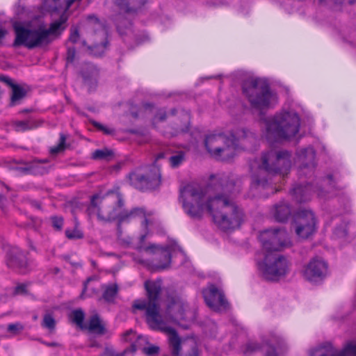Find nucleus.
Masks as SVG:
<instances>
[{
    "label": "nucleus",
    "instance_id": "obj_6",
    "mask_svg": "<svg viewBox=\"0 0 356 356\" xmlns=\"http://www.w3.org/2000/svg\"><path fill=\"white\" fill-rule=\"evenodd\" d=\"M261 120L264 124L265 138L270 143L294 137L300 126V117L293 111H282Z\"/></svg>",
    "mask_w": 356,
    "mask_h": 356
},
{
    "label": "nucleus",
    "instance_id": "obj_20",
    "mask_svg": "<svg viewBox=\"0 0 356 356\" xmlns=\"http://www.w3.org/2000/svg\"><path fill=\"white\" fill-rule=\"evenodd\" d=\"M271 214L278 222H284L291 214V208L289 204L285 201H281L276 204L271 210Z\"/></svg>",
    "mask_w": 356,
    "mask_h": 356
},
{
    "label": "nucleus",
    "instance_id": "obj_22",
    "mask_svg": "<svg viewBox=\"0 0 356 356\" xmlns=\"http://www.w3.org/2000/svg\"><path fill=\"white\" fill-rule=\"evenodd\" d=\"M83 330L99 335L106 332L105 326L97 314H94L89 318Z\"/></svg>",
    "mask_w": 356,
    "mask_h": 356
},
{
    "label": "nucleus",
    "instance_id": "obj_51",
    "mask_svg": "<svg viewBox=\"0 0 356 356\" xmlns=\"http://www.w3.org/2000/svg\"><path fill=\"white\" fill-rule=\"evenodd\" d=\"M265 356H278V355L275 353V348L270 347L269 349L266 350Z\"/></svg>",
    "mask_w": 356,
    "mask_h": 356
},
{
    "label": "nucleus",
    "instance_id": "obj_56",
    "mask_svg": "<svg viewBox=\"0 0 356 356\" xmlns=\"http://www.w3.org/2000/svg\"><path fill=\"white\" fill-rule=\"evenodd\" d=\"M156 248V245H153L148 246V247L145 248V251H149V250H152V249Z\"/></svg>",
    "mask_w": 356,
    "mask_h": 356
},
{
    "label": "nucleus",
    "instance_id": "obj_28",
    "mask_svg": "<svg viewBox=\"0 0 356 356\" xmlns=\"http://www.w3.org/2000/svg\"><path fill=\"white\" fill-rule=\"evenodd\" d=\"M13 126L17 131H24L35 127V123L30 120L23 121H15Z\"/></svg>",
    "mask_w": 356,
    "mask_h": 356
},
{
    "label": "nucleus",
    "instance_id": "obj_14",
    "mask_svg": "<svg viewBox=\"0 0 356 356\" xmlns=\"http://www.w3.org/2000/svg\"><path fill=\"white\" fill-rule=\"evenodd\" d=\"M316 220L310 210H301L296 218V233L302 238H307L316 231Z\"/></svg>",
    "mask_w": 356,
    "mask_h": 356
},
{
    "label": "nucleus",
    "instance_id": "obj_5",
    "mask_svg": "<svg viewBox=\"0 0 356 356\" xmlns=\"http://www.w3.org/2000/svg\"><path fill=\"white\" fill-rule=\"evenodd\" d=\"M291 166V154L286 150L271 149L263 154L260 161H254L250 164L253 172L254 168L258 167L259 174L252 175V184L257 188H265L268 186V180L264 179L266 175H286Z\"/></svg>",
    "mask_w": 356,
    "mask_h": 356
},
{
    "label": "nucleus",
    "instance_id": "obj_7",
    "mask_svg": "<svg viewBox=\"0 0 356 356\" xmlns=\"http://www.w3.org/2000/svg\"><path fill=\"white\" fill-rule=\"evenodd\" d=\"M155 305L147 309V323L155 330H160L168 336L169 346L172 356H199L197 345L193 341H182L176 330L166 325L157 312Z\"/></svg>",
    "mask_w": 356,
    "mask_h": 356
},
{
    "label": "nucleus",
    "instance_id": "obj_49",
    "mask_svg": "<svg viewBox=\"0 0 356 356\" xmlns=\"http://www.w3.org/2000/svg\"><path fill=\"white\" fill-rule=\"evenodd\" d=\"M104 355L106 356H123V354H120L118 353H116L111 348H106L105 350H104Z\"/></svg>",
    "mask_w": 356,
    "mask_h": 356
},
{
    "label": "nucleus",
    "instance_id": "obj_19",
    "mask_svg": "<svg viewBox=\"0 0 356 356\" xmlns=\"http://www.w3.org/2000/svg\"><path fill=\"white\" fill-rule=\"evenodd\" d=\"M327 271V264L321 259L314 258L306 266L304 277L310 282H317L325 277Z\"/></svg>",
    "mask_w": 356,
    "mask_h": 356
},
{
    "label": "nucleus",
    "instance_id": "obj_33",
    "mask_svg": "<svg viewBox=\"0 0 356 356\" xmlns=\"http://www.w3.org/2000/svg\"><path fill=\"white\" fill-rule=\"evenodd\" d=\"M112 155V151L107 149H97L92 153V158L95 159H107Z\"/></svg>",
    "mask_w": 356,
    "mask_h": 356
},
{
    "label": "nucleus",
    "instance_id": "obj_45",
    "mask_svg": "<svg viewBox=\"0 0 356 356\" xmlns=\"http://www.w3.org/2000/svg\"><path fill=\"white\" fill-rule=\"evenodd\" d=\"M94 125L96 128L104 131L105 134H111L113 132V129H109L99 122H94Z\"/></svg>",
    "mask_w": 356,
    "mask_h": 356
},
{
    "label": "nucleus",
    "instance_id": "obj_13",
    "mask_svg": "<svg viewBox=\"0 0 356 356\" xmlns=\"http://www.w3.org/2000/svg\"><path fill=\"white\" fill-rule=\"evenodd\" d=\"M129 179L130 184L136 188L144 190L159 186L161 184V175L159 168L153 165L147 175H143L140 172H134L129 174Z\"/></svg>",
    "mask_w": 356,
    "mask_h": 356
},
{
    "label": "nucleus",
    "instance_id": "obj_11",
    "mask_svg": "<svg viewBox=\"0 0 356 356\" xmlns=\"http://www.w3.org/2000/svg\"><path fill=\"white\" fill-rule=\"evenodd\" d=\"M85 26L91 31L89 40L92 44L88 46L90 54L95 56H101L107 47V31L102 22L95 15L86 17Z\"/></svg>",
    "mask_w": 356,
    "mask_h": 356
},
{
    "label": "nucleus",
    "instance_id": "obj_53",
    "mask_svg": "<svg viewBox=\"0 0 356 356\" xmlns=\"http://www.w3.org/2000/svg\"><path fill=\"white\" fill-rule=\"evenodd\" d=\"M143 108L145 109V110H152L154 106L152 104H151L150 103H145L143 104Z\"/></svg>",
    "mask_w": 356,
    "mask_h": 356
},
{
    "label": "nucleus",
    "instance_id": "obj_54",
    "mask_svg": "<svg viewBox=\"0 0 356 356\" xmlns=\"http://www.w3.org/2000/svg\"><path fill=\"white\" fill-rule=\"evenodd\" d=\"M165 156H166L165 153H164V152H161V153H159V154L156 156V161H158V160H159V159H161L165 158Z\"/></svg>",
    "mask_w": 356,
    "mask_h": 356
},
{
    "label": "nucleus",
    "instance_id": "obj_48",
    "mask_svg": "<svg viewBox=\"0 0 356 356\" xmlns=\"http://www.w3.org/2000/svg\"><path fill=\"white\" fill-rule=\"evenodd\" d=\"M0 80L5 83L8 86L12 88V86H15L17 83H15L13 79L6 76H0Z\"/></svg>",
    "mask_w": 356,
    "mask_h": 356
},
{
    "label": "nucleus",
    "instance_id": "obj_58",
    "mask_svg": "<svg viewBox=\"0 0 356 356\" xmlns=\"http://www.w3.org/2000/svg\"><path fill=\"white\" fill-rule=\"evenodd\" d=\"M184 118H185V119H186V123L188 124V120H189V115H188V113H184Z\"/></svg>",
    "mask_w": 356,
    "mask_h": 356
},
{
    "label": "nucleus",
    "instance_id": "obj_31",
    "mask_svg": "<svg viewBox=\"0 0 356 356\" xmlns=\"http://www.w3.org/2000/svg\"><path fill=\"white\" fill-rule=\"evenodd\" d=\"M116 284L108 285L106 287L103 294L104 299L107 302L113 301L118 292Z\"/></svg>",
    "mask_w": 356,
    "mask_h": 356
},
{
    "label": "nucleus",
    "instance_id": "obj_25",
    "mask_svg": "<svg viewBox=\"0 0 356 356\" xmlns=\"http://www.w3.org/2000/svg\"><path fill=\"white\" fill-rule=\"evenodd\" d=\"M160 259L162 261L154 264L152 266L153 270H161L169 267L171 261V256L168 250L165 249L161 252Z\"/></svg>",
    "mask_w": 356,
    "mask_h": 356
},
{
    "label": "nucleus",
    "instance_id": "obj_59",
    "mask_svg": "<svg viewBox=\"0 0 356 356\" xmlns=\"http://www.w3.org/2000/svg\"><path fill=\"white\" fill-rule=\"evenodd\" d=\"M124 243H125L127 245H130V244H131V238H129L127 241H124Z\"/></svg>",
    "mask_w": 356,
    "mask_h": 356
},
{
    "label": "nucleus",
    "instance_id": "obj_42",
    "mask_svg": "<svg viewBox=\"0 0 356 356\" xmlns=\"http://www.w3.org/2000/svg\"><path fill=\"white\" fill-rule=\"evenodd\" d=\"M134 337H136V333L132 330H129L122 334V340L124 341H131Z\"/></svg>",
    "mask_w": 356,
    "mask_h": 356
},
{
    "label": "nucleus",
    "instance_id": "obj_50",
    "mask_svg": "<svg viewBox=\"0 0 356 356\" xmlns=\"http://www.w3.org/2000/svg\"><path fill=\"white\" fill-rule=\"evenodd\" d=\"M325 0H319L321 3H323ZM336 4H342L344 3H348L349 4H353L356 2V0H331Z\"/></svg>",
    "mask_w": 356,
    "mask_h": 356
},
{
    "label": "nucleus",
    "instance_id": "obj_3",
    "mask_svg": "<svg viewBox=\"0 0 356 356\" xmlns=\"http://www.w3.org/2000/svg\"><path fill=\"white\" fill-rule=\"evenodd\" d=\"M145 288L148 300L138 299L134 300L132 305L133 312H136L137 310L145 311L146 318L147 319L148 307L150 305H155L159 315L168 327H170L169 325L170 323L179 324L182 321L188 323L195 321V312L191 310L185 301L179 296L169 298L165 316L163 318L159 313V306L157 302L161 291V282L160 280H147L145 282Z\"/></svg>",
    "mask_w": 356,
    "mask_h": 356
},
{
    "label": "nucleus",
    "instance_id": "obj_47",
    "mask_svg": "<svg viewBox=\"0 0 356 356\" xmlns=\"http://www.w3.org/2000/svg\"><path fill=\"white\" fill-rule=\"evenodd\" d=\"M166 118V113L165 111L160 109L157 111L154 116V120L163 121Z\"/></svg>",
    "mask_w": 356,
    "mask_h": 356
},
{
    "label": "nucleus",
    "instance_id": "obj_34",
    "mask_svg": "<svg viewBox=\"0 0 356 356\" xmlns=\"http://www.w3.org/2000/svg\"><path fill=\"white\" fill-rule=\"evenodd\" d=\"M66 141V137L63 134H60V140L59 143L51 147L50 149V152L51 154H57L59 152H62L65 149V144Z\"/></svg>",
    "mask_w": 356,
    "mask_h": 356
},
{
    "label": "nucleus",
    "instance_id": "obj_29",
    "mask_svg": "<svg viewBox=\"0 0 356 356\" xmlns=\"http://www.w3.org/2000/svg\"><path fill=\"white\" fill-rule=\"evenodd\" d=\"M136 0H115L116 6L125 13L134 11V3Z\"/></svg>",
    "mask_w": 356,
    "mask_h": 356
},
{
    "label": "nucleus",
    "instance_id": "obj_37",
    "mask_svg": "<svg viewBox=\"0 0 356 356\" xmlns=\"http://www.w3.org/2000/svg\"><path fill=\"white\" fill-rule=\"evenodd\" d=\"M24 328V326L17 322V323H11V324H9L8 325V331L13 333V334H17L18 333H19L20 332H22Z\"/></svg>",
    "mask_w": 356,
    "mask_h": 356
},
{
    "label": "nucleus",
    "instance_id": "obj_38",
    "mask_svg": "<svg viewBox=\"0 0 356 356\" xmlns=\"http://www.w3.org/2000/svg\"><path fill=\"white\" fill-rule=\"evenodd\" d=\"M52 226L57 230H60L63 226V218L61 216H52L51 218Z\"/></svg>",
    "mask_w": 356,
    "mask_h": 356
},
{
    "label": "nucleus",
    "instance_id": "obj_57",
    "mask_svg": "<svg viewBox=\"0 0 356 356\" xmlns=\"http://www.w3.org/2000/svg\"><path fill=\"white\" fill-rule=\"evenodd\" d=\"M275 341H276L277 346H282V341L281 339H275Z\"/></svg>",
    "mask_w": 356,
    "mask_h": 356
},
{
    "label": "nucleus",
    "instance_id": "obj_62",
    "mask_svg": "<svg viewBox=\"0 0 356 356\" xmlns=\"http://www.w3.org/2000/svg\"><path fill=\"white\" fill-rule=\"evenodd\" d=\"M188 128L186 126L185 128H181L180 131H188Z\"/></svg>",
    "mask_w": 356,
    "mask_h": 356
},
{
    "label": "nucleus",
    "instance_id": "obj_17",
    "mask_svg": "<svg viewBox=\"0 0 356 356\" xmlns=\"http://www.w3.org/2000/svg\"><path fill=\"white\" fill-rule=\"evenodd\" d=\"M6 264L8 267L22 274H25L31 270L26 253L17 247H13L8 252Z\"/></svg>",
    "mask_w": 356,
    "mask_h": 356
},
{
    "label": "nucleus",
    "instance_id": "obj_15",
    "mask_svg": "<svg viewBox=\"0 0 356 356\" xmlns=\"http://www.w3.org/2000/svg\"><path fill=\"white\" fill-rule=\"evenodd\" d=\"M204 301L207 306L216 312L226 310L229 304L222 291L211 284L202 291Z\"/></svg>",
    "mask_w": 356,
    "mask_h": 356
},
{
    "label": "nucleus",
    "instance_id": "obj_32",
    "mask_svg": "<svg viewBox=\"0 0 356 356\" xmlns=\"http://www.w3.org/2000/svg\"><path fill=\"white\" fill-rule=\"evenodd\" d=\"M62 0H44V6L49 11L58 10L62 6Z\"/></svg>",
    "mask_w": 356,
    "mask_h": 356
},
{
    "label": "nucleus",
    "instance_id": "obj_46",
    "mask_svg": "<svg viewBox=\"0 0 356 356\" xmlns=\"http://www.w3.org/2000/svg\"><path fill=\"white\" fill-rule=\"evenodd\" d=\"M346 227V225L343 224V227H337L334 230V234L339 237L346 236L347 234Z\"/></svg>",
    "mask_w": 356,
    "mask_h": 356
},
{
    "label": "nucleus",
    "instance_id": "obj_1",
    "mask_svg": "<svg viewBox=\"0 0 356 356\" xmlns=\"http://www.w3.org/2000/svg\"><path fill=\"white\" fill-rule=\"evenodd\" d=\"M232 183L222 188V193L211 197L197 185L188 184L181 191V198L185 212L192 218H200L205 211L212 216L214 222L223 230L238 227L243 213L234 201Z\"/></svg>",
    "mask_w": 356,
    "mask_h": 356
},
{
    "label": "nucleus",
    "instance_id": "obj_18",
    "mask_svg": "<svg viewBox=\"0 0 356 356\" xmlns=\"http://www.w3.org/2000/svg\"><path fill=\"white\" fill-rule=\"evenodd\" d=\"M309 356H356V341H350L341 350L330 345L321 346L311 350Z\"/></svg>",
    "mask_w": 356,
    "mask_h": 356
},
{
    "label": "nucleus",
    "instance_id": "obj_10",
    "mask_svg": "<svg viewBox=\"0 0 356 356\" xmlns=\"http://www.w3.org/2000/svg\"><path fill=\"white\" fill-rule=\"evenodd\" d=\"M257 266L265 280L277 281L289 273L291 264L282 255L267 254L264 261L257 263Z\"/></svg>",
    "mask_w": 356,
    "mask_h": 356
},
{
    "label": "nucleus",
    "instance_id": "obj_36",
    "mask_svg": "<svg viewBox=\"0 0 356 356\" xmlns=\"http://www.w3.org/2000/svg\"><path fill=\"white\" fill-rule=\"evenodd\" d=\"M65 236L69 239H79L83 237V233L77 229H74L73 230L66 229Z\"/></svg>",
    "mask_w": 356,
    "mask_h": 356
},
{
    "label": "nucleus",
    "instance_id": "obj_52",
    "mask_svg": "<svg viewBox=\"0 0 356 356\" xmlns=\"http://www.w3.org/2000/svg\"><path fill=\"white\" fill-rule=\"evenodd\" d=\"M43 344L47 346H50V347H54V346H58V344L56 342H51V343H48V342H44V341H41Z\"/></svg>",
    "mask_w": 356,
    "mask_h": 356
},
{
    "label": "nucleus",
    "instance_id": "obj_39",
    "mask_svg": "<svg viewBox=\"0 0 356 356\" xmlns=\"http://www.w3.org/2000/svg\"><path fill=\"white\" fill-rule=\"evenodd\" d=\"M26 288H27V285L25 284H18L15 288L13 294L15 296H16V295H22V294L25 295V294H27L28 291H27Z\"/></svg>",
    "mask_w": 356,
    "mask_h": 356
},
{
    "label": "nucleus",
    "instance_id": "obj_35",
    "mask_svg": "<svg viewBox=\"0 0 356 356\" xmlns=\"http://www.w3.org/2000/svg\"><path fill=\"white\" fill-rule=\"evenodd\" d=\"M56 322L54 318L50 314H46L44 316L42 325L49 330H53L55 327Z\"/></svg>",
    "mask_w": 356,
    "mask_h": 356
},
{
    "label": "nucleus",
    "instance_id": "obj_21",
    "mask_svg": "<svg viewBox=\"0 0 356 356\" xmlns=\"http://www.w3.org/2000/svg\"><path fill=\"white\" fill-rule=\"evenodd\" d=\"M314 190L310 185L303 186L302 184L296 185L291 190V195L296 202L302 203L311 199Z\"/></svg>",
    "mask_w": 356,
    "mask_h": 356
},
{
    "label": "nucleus",
    "instance_id": "obj_8",
    "mask_svg": "<svg viewBox=\"0 0 356 356\" xmlns=\"http://www.w3.org/2000/svg\"><path fill=\"white\" fill-rule=\"evenodd\" d=\"M231 138L224 134L213 132L207 136L205 147L211 156L216 159L227 161L236 155V142L247 138H254L251 132L240 129L232 133Z\"/></svg>",
    "mask_w": 356,
    "mask_h": 356
},
{
    "label": "nucleus",
    "instance_id": "obj_9",
    "mask_svg": "<svg viewBox=\"0 0 356 356\" xmlns=\"http://www.w3.org/2000/svg\"><path fill=\"white\" fill-rule=\"evenodd\" d=\"M243 91L251 106L257 109L270 106L276 102L277 97L268 83L261 79H249L243 85Z\"/></svg>",
    "mask_w": 356,
    "mask_h": 356
},
{
    "label": "nucleus",
    "instance_id": "obj_41",
    "mask_svg": "<svg viewBox=\"0 0 356 356\" xmlns=\"http://www.w3.org/2000/svg\"><path fill=\"white\" fill-rule=\"evenodd\" d=\"M79 38V34L77 29H72L70 31V35L69 38V40L72 43H76Z\"/></svg>",
    "mask_w": 356,
    "mask_h": 356
},
{
    "label": "nucleus",
    "instance_id": "obj_16",
    "mask_svg": "<svg viewBox=\"0 0 356 356\" xmlns=\"http://www.w3.org/2000/svg\"><path fill=\"white\" fill-rule=\"evenodd\" d=\"M316 153L312 147L302 149L297 153L296 163L298 164L300 176L312 177L316 166Z\"/></svg>",
    "mask_w": 356,
    "mask_h": 356
},
{
    "label": "nucleus",
    "instance_id": "obj_64",
    "mask_svg": "<svg viewBox=\"0 0 356 356\" xmlns=\"http://www.w3.org/2000/svg\"><path fill=\"white\" fill-rule=\"evenodd\" d=\"M171 113H172V115H175V109H172V110L171 111Z\"/></svg>",
    "mask_w": 356,
    "mask_h": 356
},
{
    "label": "nucleus",
    "instance_id": "obj_24",
    "mask_svg": "<svg viewBox=\"0 0 356 356\" xmlns=\"http://www.w3.org/2000/svg\"><path fill=\"white\" fill-rule=\"evenodd\" d=\"M10 106H15L21 104L22 100L26 97L27 91L21 85L12 86Z\"/></svg>",
    "mask_w": 356,
    "mask_h": 356
},
{
    "label": "nucleus",
    "instance_id": "obj_2",
    "mask_svg": "<svg viewBox=\"0 0 356 356\" xmlns=\"http://www.w3.org/2000/svg\"><path fill=\"white\" fill-rule=\"evenodd\" d=\"M90 216L96 214L97 219L102 222L118 221V230L124 223H129L136 219H141V225L145 234L141 235L143 242L147 235V213L143 208H134L131 210L124 209V200L119 193H108L106 196L95 195L91 198L90 205L87 209Z\"/></svg>",
    "mask_w": 356,
    "mask_h": 356
},
{
    "label": "nucleus",
    "instance_id": "obj_60",
    "mask_svg": "<svg viewBox=\"0 0 356 356\" xmlns=\"http://www.w3.org/2000/svg\"><path fill=\"white\" fill-rule=\"evenodd\" d=\"M266 346L267 347L266 348V350L269 349L270 347L271 348H275L274 346H273L272 345H269L268 343H266L265 346H264V348H266Z\"/></svg>",
    "mask_w": 356,
    "mask_h": 356
},
{
    "label": "nucleus",
    "instance_id": "obj_30",
    "mask_svg": "<svg viewBox=\"0 0 356 356\" xmlns=\"http://www.w3.org/2000/svg\"><path fill=\"white\" fill-rule=\"evenodd\" d=\"M260 346L254 341H250L241 348V352L244 356H250L257 352Z\"/></svg>",
    "mask_w": 356,
    "mask_h": 356
},
{
    "label": "nucleus",
    "instance_id": "obj_63",
    "mask_svg": "<svg viewBox=\"0 0 356 356\" xmlns=\"http://www.w3.org/2000/svg\"><path fill=\"white\" fill-rule=\"evenodd\" d=\"M327 179H328L329 181H332V175H329V176L327 177Z\"/></svg>",
    "mask_w": 356,
    "mask_h": 356
},
{
    "label": "nucleus",
    "instance_id": "obj_4",
    "mask_svg": "<svg viewBox=\"0 0 356 356\" xmlns=\"http://www.w3.org/2000/svg\"><path fill=\"white\" fill-rule=\"evenodd\" d=\"M67 21V16L63 14L58 20L51 23L48 29L43 25L31 28L20 23H15L13 29L15 38L13 46H24L29 49L45 47L61 34L66 27L65 24Z\"/></svg>",
    "mask_w": 356,
    "mask_h": 356
},
{
    "label": "nucleus",
    "instance_id": "obj_44",
    "mask_svg": "<svg viewBox=\"0 0 356 356\" xmlns=\"http://www.w3.org/2000/svg\"><path fill=\"white\" fill-rule=\"evenodd\" d=\"M159 348L155 346H151L144 348V352L147 355H152L159 353Z\"/></svg>",
    "mask_w": 356,
    "mask_h": 356
},
{
    "label": "nucleus",
    "instance_id": "obj_61",
    "mask_svg": "<svg viewBox=\"0 0 356 356\" xmlns=\"http://www.w3.org/2000/svg\"><path fill=\"white\" fill-rule=\"evenodd\" d=\"M33 205L35 206V207H38L39 208L40 207V205L37 202H32Z\"/></svg>",
    "mask_w": 356,
    "mask_h": 356
},
{
    "label": "nucleus",
    "instance_id": "obj_27",
    "mask_svg": "<svg viewBox=\"0 0 356 356\" xmlns=\"http://www.w3.org/2000/svg\"><path fill=\"white\" fill-rule=\"evenodd\" d=\"M185 161V153L179 151L168 157L170 165L173 168L179 167Z\"/></svg>",
    "mask_w": 356,
    "mask_h": 356
},
{
    "label": "nucleus",
    "instance_id": "obj_23",
    "mask_svg": "<svg viewBox=\"0 0 356 356\" xmlns=\"http://www.w3.org/2000/svg\"><path fill=\"white\" fill-rule=\"evenodd\" d=\"M99 72L95 66L92 64H87L82 71V76L84 83L90 88L95 86Z\"/></svg>",
    "mask_w": 356,
    "mask_h": 356
},
{
    "label": "nucleus",
    "instance_id": "obj_40",
    "mask_svg": "<svg viewBox=\"0 0 356 356\" xmlns=\"http://www.w3.org/2000/svg\"><path fill=\"white\" fill-rule=\"evenodd\" d=\"M75 54H76L75 48L69 47L67 48V62L72 63L74 60Z\"/></svg>",
    "mask_w": 356,
    "mask_h": 356
},
{
    "label": "nucleus",
    "instance_id": "obj_12",
    "mask_svg": "<svg viewBox=\"0 0 356 356\" xmlns=\"http://www.w3.org/2000/svg\"><path fill=\"white\" fill-rule=\"evenodd\" d=\"M259 240L268 254L282 251L291 245L288 233L282 228L268 229L261 232Z\"/></svg>",
    "mask_w": 356,
    "mask_h": 356
},
{
    "label": "nucleus",
    "instance_id": "obj_55",
    "mask_svg": "<svg viewBox=\"0 0 356 356\" xmlns=\"http://www.w3.org/2000/svg\"><path fill=\"white\" fill-rule=\"evenodd\" d=\"M138 262L145 265V266H149V264L147 261H145V260H140V259H138L137 260Z\"/></svg>",
    "mask_w": 356,
    "mask_h": 356
},
{
    "label": "nucleus",
    "instance_id": "obj_43",
    "mask_svg": "<svg viewBox=\"0 0 356 356\" xmlns=\"http://www.w3.org/2000/svg\"><path fill=\"white\" fill-rule=\"evenodd\" d=\"M124 24L125 25L126 28H127V29L131 26V23L127 20H124V22L123 23L120 22H117L118 31L122 35L126 33L125 31L123 29V27H122Z\"/></svg>",
    "mask_w": 356,
    "mask_h": 356
},
{
    "label": "nucleus",
    "instance_id": "obj_26",
    "mask_svg": "<svg viewBox=\"0 0 356 356\" xmlns=\"http://www.w3.org/2000/svg\"><path fill=\"white\" fill-rule=\"evenodd\" d=\"M85 314L81 309H76L72 312L70 318L81 330L86 327V323H83Z\"/></svg>",
    "mask_w": 356,
    "mask_h": 356
}]
</instances>
